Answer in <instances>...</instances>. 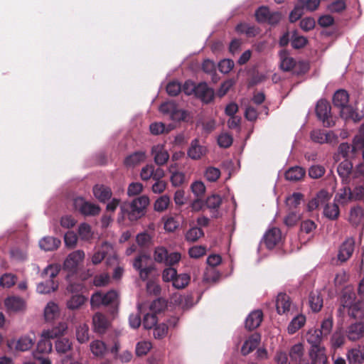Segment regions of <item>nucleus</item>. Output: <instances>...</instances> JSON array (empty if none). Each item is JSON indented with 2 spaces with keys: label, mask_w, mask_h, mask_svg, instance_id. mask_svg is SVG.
I'll return each instance as SVG.
<instances>
[{
  "label": "nucleus",
  "mask_w": 364,
  "mask_h": 364,
  "mask_svg": "<svg viewBox=\"0 0 364 364\" xmlns=\"http://www.w3.org/2000/svg\"><path fill=\"white\" fill-rule=\"evenodd\" d=\"M149 203V198L142 196L134 199L131 203H124L121 205V211L124 217L127 216L130 221H136L144 215Z\"/></svg>",
  "instance_id": "nucleus-1"
},
{
  "label": "nucleus",
  "mask_w": 364,
  "mask_h": 364,
  "mask_svg": "<svg viewBox=\"0 0 364 364\" xmlns=\"http://www.w3.org/2000/svg\"><path fill=\"white\" fill-rule=\"evenodd\" d=\"M58 273L59 269L57 266H48L42 272V276H48L49 279L38 284L37 291L40 294H49L56 291L58 288V284L54 281V278Z\"/></svg>",
  "instance_id": "nucleus-2"
},
{
  "label": "nucleus",
  "mask_w": 364,
  "mask_h": 364,
  "mask_svg": "<svg viewBox=\"0 0 364 364\" xmlns=\"http://www.w3.org/2000/svg\"><path fill=\"white\" fill-rule=\"evenodd\" d=\"M150 257L145 253H141L137 255L133 261V267L139 272L140 279L142 281H146L149 277V275L155 269V266L153 263L149 264Z\"/></svg>",
  "instance_id": "nucleus-3"
},
{
  "label": "nucleus",
  "mask_w": 364,
  "mask_h": 364,
  "mask_svg": "<svg viewBox=\"0 0 364 364\" xmlns=\"http://www.w3.org/2000/svg\"><path fill=\"white\" fill-rule=\"evenodd\" d=\"M181 258L179 252L168 253L164 247H156L154 252V259L157 263L164 264L166 266H173L178 263Z\"/></svg>",
  "instance_id": "nucleus-4"
},
{
  "label": "nucleus",
  "mask_w": 364,
  "mask_h": 364,
  "mask_svg": "<svg viewBox=\"0 0 364 364\" xmlns=\"http://www.w3.org/2000/svg\"><path fill=\"white\" fill-rule=\"evenodd\" d=\"M316 114L318 119L322 121L324 127H331L335 124L331 114V106L327 100L321 99L318 101L316 106Z\"/></svg>",
  "instance_id": "nucleus-5"
},
{
  "label": "nucleus",
  "mask_w": 364,
  "mask_h": 364,
  "mask_svg": "<svg viewBox=\"0 0 364 364\" xmlns=\"http://www.w3.org/2000/svg\"><path fill=\"white\" fill-rule=\"evenodd\" d=\"M73 206L76 210L85 216H96L100 213V207L86 200L82 197H77L73 200Z\"/></svg>",
  "instance_id": "nucleus-6"
},
{
  "label": "nucleus",
  "mask_w": 364,
  "mask_h": 364,
  "mask_svg": "<svg viewBox=\"0 0 364 364\" xmlns=\"http://www.w3.org/2000/svg\"><path fill=\"white\" fill-rule=\"evenodd\" d=\"M85 258V253L82 250H76L68 255L65 259L63 267L70 272L74 273L77 271L78 265Z\"/></svg>",
  "instance_id": "nucleus-7"
},
{
  "label": "nucleus",
  "mask_w": 364,
  "mask_h": 364,
  "mask_svg": "<svg viewBox=\"0 0 364 364\" xmlns=\"http://www.w3.org/2000/svg\"><path fill=\"white\" fill-rule=\"evenodd\" d=\"M282 240V235L280 229L272 228L267 230L264 236V242L266 247L272 250L279 245Z\"/></svg>",
  "instance_id": "nucleus-8"
},
{
  "label": "nucleus",
  "mask_w": 364,
  "mask_h": 364,
  "mask_svg": "<svg viewBox=\"0 0 364 364\" xmlns=\"http://www.w3.org/2000/svg\"><path fill=\"white\" fill-rule=\"evenodd\" d=\"M154 163L161 166L165 165L169 159V154L165 149L164 144H156L152 146L151 151Z\"/></svg>",
  "instance_id": "nucleus-9"
},
{
  "label": "nucleus",
  "mask_w": 364,
  "mask_h": 364,
  "mask_svg": "<svg viewBox=\"0 0 364 364\" xmlns=\"http://www.w3.org/2000/svg\"><path fill=\"white\" fill-rule=\"evenodd\" d=\"M357 300L356 294L352 289H345L340 299L339 315L343 314Z\"/></svg>",
  "instance_id": "nucleus-10"
},
{
  "label": "nucleus",
  "mask_w": 364,
  "mask_h": 364,
  "mask_svg": "<svg viewBox=\"0 0 364 364\" xmlns=\"http://www.w3.org/2000/svg\"><path fill=\"white\" fill-rule=\"evenodd\" d=\"M194 95L205 104L213 101L215 96L213 89L209 87L205 82L199 83L196 86V90Z\"/></svg>",
  "instance_id": "nucleus-11"
},
{
  "label": "nucleus",
  "mask_w": 364,
  "mask_h": 364,
  "mask_svg": "<svg viewBox=\"0 0 364 364\" xmlns=\"http://www.w3.org/2000/svg\"><path fill=\"white\" fill-rule=\"evenodd\" d=\"M207 151L208 150L206 147L200 145L199 140L198 139H195L191 141L187 154L191 159L193 160H198L200 159L203 156L205 155Z\"/></svg>",
  "instance_id": "nucleus-12"
},
{
  "label": "nucleus",
  "mask_w": 364,
  "mask_h": 364,
  "mask_svg": "<svg viewBox=\"0 0 364 364\" xmlns=\"http://www.w3.org/2000/svg\"><path fill=\"white\" fill-rule=\"evenodd\" d=\"M354 251V241L353 239H347L340 247L338 258L341 262L347 261Z\"/></svg>",
  "instance_id": "nucleus-13"
},
{
  "label": "nucleus",
  "mask_w": 364,
  "mask_h": 364,
  "mask_svg": "<svg viewBox=\"0 0 364 364\" xmlns=\"http://www.w3.org/2000/svg\"><path fill=\"white\" fill-rule=\"evenodd\" d=\"M93 193L95 197L101 203H106L112 196V192L109 187L99 184L93 187Z\"/></svg>",
  "instance_id": "nucleus-14"
},
{
  "label": "nucleus",
  "mask_w": 364,
  "mask_h": 364,
  "mask_svg": "<svg viewBox=\"0 0 364 364\" xmlns=\"http://www.w3.org/2000/svg\"><path fill=\"white\" fill-rule=\"evenodd\" d=\"M261 340L260 335L258 333L252 334L247 340L245 341L241 348V353L243 355H247L252 352L258 346Z\"/></svg>",
  "instance_id": "nucleus-15"
},
{
  "label": "nucleus",
  "mask_w": 364,
  "mask_h": 364,
  "mask_svg": "<svg viewBox=\"0 0 364 364\" xmlns=\"http://www.w3.org/2000/svg\"><path fill=\"white\" fill-rule=\"evenodd\" d=\"M68 330V325L65 322H60L51 329L45 330L42 336L51 339L63 336Z\"/></svg>",
  "instance_id": "nucleus-16"
},
{
  "label": "nucleus",
  "mask_w": 364,
  "mask_h": 364,
  "mask_svg": "<svg viewBox=\"0 0 364 364\" xmlns=\"http://www.w3.org/2000/svg\"><path fill=\"white\" fill-rule=\"evenodd\" d=\"M325 337L318 328L311 329L307 333V341L311 345L310 349L324 348L321 345L323 338Z\"/></svg>",
  "instance_id": "nucleus-17"
},
{
  "label": "nucleus",
  "mask_w": 364,
  "mask_h": 364,
  "mask_svg": "<svg viewBox=\"0 0 364 364\" xmlns=\"http://www.w3.org/2000/svg\"><path fill=\"white\" fill-rule=\"evenodd\" d=\"M347 336L350 341H357L364 336V323L356 322L350 325L347 330Z\"/></svg>",
  "instance_id": "nucleus-18"
},
{
  "label": "nucleus",
  "mask_w": 364,
  "mask_h": 364,
  "mask_svg": "<svg viewBox=\"0 0 364 364\" xmlns=\"http://www.w3.org/2000/svg\"><path fill=\"white\" fill-rule=\"evenodd\" d=\"M290 297L286 293H279L276 300L277 311L279 314L288 312L291 306Z\"/></svg>",
  "instance_id": "nucleus-19"
},
{
  "label": "nucleus",
  "mask_w": 364,
  "mask_h": 364,
  "mask_svg": "<svg viewBox=\"0 0 364 364\" xmlns=\"http://www.w3.org/2000/svg\"><path fill=\"white\" fill-rule=\"evenodd\" d=\"M310 364H327L328 358L326 353V348H316L309 350Z\"/></svg>",
  "instance_id": "nucleus-20"
},
{
  "label": "nucleus",
  "mask_w": 364,
  "mask_h": 364,
  "mask_svg": "<svg viewBox=\"0 0 364 364\" xmlns=\"http://www.w3.org/2000/svg\"><path fill=\"white\" fill-rule=\"evenodd\" d=\"M95 331L104 333L109 326V321L106 316L101 313H96L92 317Z\"/></svg>",
  "instance_id": "nucleus-21"
},
{
  "label": "nucleus",
  "mask_w": 364,
  "mask_h": 364,
  "mask_svg": "<svg viewBox=\"0 0 364 364\" xmlns=\"http://www.w3.org/2000/svg\"><path fill=\"white\" fill-rule=\"evenodd\" d=\"M263 314L262 311L257 310L251 312L245 321V327L250 331L257 328L262 321Z\"/></svg>",
  "instance_id": "nucleus-22"
},
{
  "label": "nucleus",
  "mask_w": 364,
  "mask_h": 364,
  "mask_svg": "<svg viewBox=\"0 0 364 364\" xmlns=\"http://www.w3.org/2000/svg\"><path fill=\"white\" fill-rule=\"evenodd\" d=\"M364 300H357L346 312L355 319L362 318L364 316Z\"/></svg>",
  "instance_id": "nucleus-23"
},
{
  "label": "nucleus",
  "mask_w": 364,
  "mask_h": 364,
  "mask_svg": "<svg viewBox=\"0 0 364 364\" xmlns=\"http://www.w3.org/2000/svg\"><path fill=\"white\" fill-rule=\"evenodd\" d=\"M306 174L304 168L300 166H293L289 168L285 172V178L289 181H299L304 178Z\"/></svg>",
  "instance_id": "nucleus-24"
},
{
  "label": "nucleus",
  "mask_w": 364,
  "mask_h": 364,
  "mask_svg": "<svg viewBox=\"0 0 364 364\" xmlns=\"http://www.w3.org/2000/svg\"><path fill=\"white\" fill-rule=\"evenodd\" d=\"M146 159V152L143 151H135L127 156L124 159V164L127 166H135Z\"/></svg>",
  "instance_id": "nucleus-25"
},
{
  "label": "nucleus",
  "mask_w": 364,
  "mask_h": 364,
  "mask_svg": "<svg viewBox=\"0 0 364 364\" xmlns=\"http://www.w3.org/2000/svg\"><path fill=\"white\" fill-rule=\"evenodd\" d=\"M222 203V198L219 195L213 194L208 197L205 204L206 207L211 210L213 212V217H218V210Z\"/></svg>",
  "instance_id": "nucleus-26"
},
{
  "label": "nucleus",
  "mask_w": 364,
  "mask_h": 364,
  "mask_svg": "<svg viewBox=\"0 0 364 364\" xmlns=\"http://www.w3.org/2000/svg\"><path fill=\"white\" fill-rule=\"evenodd\" d=\"M60 315V309L57 304L50 301L44 309V316L46 321H53Z\"/></svg>",
  "instance_id": "nucleus-27"
},
{
  "label": "nucleus",
  "mask_w": 364,
  "mask_h": 364,
  "mask_svg": "<svg viewBox=\"0 0 364 364\" xmlns=\"http://www.w3.org/2000/svg\"><path fill=\"white\" fill-rule=\"evenodd\" d=\"M60 245V240L53 237H45L39 241V246L45 251H53Z\"/></svg>",
  "instance_id": "nucleus-28"
},
{
  "label": "nucleus",
  "mask_w": 364,
  "mask_h": 364,
  "mask_svg": "<svg viewBox=\"0 0 364 364\" xmlns=\"http://www.w3.org/2000/svg\"><path fill=\"white\" fill-rule=\"evenodd\" d=\"M5 305L9 311H18L25 306V301L18 296H10L5 300Z\"/></svg>",
  "instance_id": "nucleus-29"
},
{
  "label": "nucleus",
  "mask_w": 364,
  "mask_h": 364,
  "mask_svg": "<svg viewBox=\"0 0 364 364\" xmlns=\"http://www.w3.org/2000/svg\"><path fill=\"white\" fill-rule=\"evenodd\" d=\"M55 348L59 354L69 353L73 349V343L68 338H60L55 341Z\"/></svg>",
  "instance_id": "nucleus-30"
},
{
  "label": "nucleus",
  "mask_w": 364,
  "mask_h": 364,
  "mask_svg": "<svg viewBox=\"0 0 364 364\" xmlns=\"http://www.w3.org/2000/svg\"><path fill=\"white\" fill-rule=\"evenodd\" d=\"M112 246L107 242H104L98 250H97L92 257V262L94 264H100L107 256Z\"/></svg>",
  "instance_id": "nucleus-31"
},
{
  "label": "nucleus",
  "mask_w": 364,
  "mask_h": 364,
  "mask_svg": "<svg viewBox=\"0 0 364 364\" xmlns=\"http://www.w3.org/2000/svg\"><path fill=\"white\" fill-rule=\"evenodd\" d=\"M349 95L344 90H339L335 92L333 97V103L335 107L341 108L348 105Z\"/></svg>",
  "instance_id": "nucleus-32"
},
{
  "label": "nucleus",
  "mask_w": 364,
  "mask_h": 364,
  "mask_svg": "<svg viewBox=\"0 0 364 364\" xmlns=\"http://www.w3.org/2000/svg\"><path fill=\"white\" fill-rule=\"evenodd\" d=\"M306 323V317L303 314H299L294 317L287 327L288 333L294 334Z\"/></svg>",
  "instance_id": "nucleus-33"
},
{
  "label": "nucleus",
  "mask_w": 364,
  "mask_h": 364,
  "mask_svg": "<svg viewBox=\"0 0 364 364\" xmlns=\"http://www.w3.org/2000/svg\"><path fill=\"white\" fill-rule=\"evenodd\" d=\"M363 215L364 210L361 207H354L350 211L349 220L352 224L358 225L363 222Z\"/></svg>",
  "instance_id": "nucleus-34"
},
{
  "label": "nucleus",
  "mask_w": 364,
  "mask_h": 364,
  "mask_svg": "<svg viewBox=\"0 0 364 364\" xmlns=\"http://www.w3.org/2000/svg\"><path fill=\"white\" fill-rule=\"evenodd\" d=\"M50 339L51 338L43 336L41 335V338L37 343V352L36 354H37V355L38 353L48 354V353H50L52 350V348H53V345L50 341Z\"/></svg>",
  "instance_id": "nucleus-35"
},
{
  "label": "nucleus",
  "mask_w": 364,
  "mask_h": 364,
  "mask_svg": "<svg viewBox=\"0 0 364 364\" xmlns=\"http://www.w3.org/2000/svg\"><path fill=\"white\" fill-rule=\"evenodd\" d=\"M86 298L81 294L73 295L67 301V307L70 310H75L80 309L85 302Z\"/></svg>",
  "instance_id": "nucleus-36"
},
{
  "label": "nucleus",
  "mask_w": 364,
  "mask_h": 364,
  "mask_svg": "<svg viewBox=\"0 0 364 364\" xmlns=\"http://www.w3.org/2000/svg\"><path fill=\"white\" fill-rule=\"evenodd\" d=\"M137 245L141 248H149L153 245L152 237L146 232L139 233L136 237Z\"/></svg>",
  "instance_id": "nucleus-37"
},
{
  "label": "nucleus",
  "mask_w": 364,
  "mask_h": 364,
  "mask_svg": "<svg viewBox=\"0 0 364 364\" xmlns=\"http://www.w3.org/2000/svg\"><path fill=\"white\" fill-rule=\"evenodd\" d=\"M309 305L311 310L318 312L323 306V299L317 292H311L309 294Z\"/></svg>",
  "instance_id": "nucleus-38"
},
{
  "label": "nucleus",
  "mask_w": 364,
  "mask_h": 364,
  "mask_svg": "<svg viewBox=\"0 0 364 364\" xmlns=\"http://www.w3.org/2000/svg\"><path fill=\"white\" fill-rule=\"evenodd\" d=\"M76 338L80 343H85L88 341L89 327L86 323L80 324L76 328Z\"/></svg>",
  "instance_id": "nucleus-39"
},
{
  "label": "nucleus",
  "mask_w": 364,
  "mask_h": 364,
  "mask_svg": "<svg viewBox=\"0 0 364 364\" xmlns=\"http://www.w3.org/2000/svg\"><path fill=\"white\" fill-rule=\"evenodd\" d=\"M340 213L338 205L335 203H327L323 209L324 215L330 220H336Z\"/></svg>",
  "instance_id": "nucleus-40"
},
{
  "label": "nucleus",
  "mask_w": 364,
  "mask_h": 364,
  "mask_svg": "<svg viewBox=\"0 0 364 364\" xmlns=\"http://www.w3.org/2000/svg\"><path fill=\"white\" fill-rule=\"evenodd\" d=\"M353 164L348 159H345L339 164L337 168L338 175L343 178L346 179L351 173Z\"/></svg>",
  "instance_id": "nucleus-41"
},
{
  "label": "nucleus",
  "mask_w": 364,
  "mask_h": 364,
  "mask_svg": "<svg viewBox=\"0 0 364 364\" xmlns=\"http://www.w3.org/2000/svg\"><path fill=\"white\" fill-rule=\"evenodd\" d=\"M203 235L204 232L200 228L193 227L186 232L185 238L189 242H195Z\"/></svg>",
  "instance_id": "nucleus-42"
},
{
  "label": "nucleus",
  "mask_w": 364,
  "mask_h": 364,
  "mask_svg": "<svg viewBox=\"0 0 364 364\" xmlns=\"http://www.w3.org/2000/svg\"><path fill=\"white\" fill-rule=\"evenodd\" d=\"M175 166L171 165L169 168V171L171 173V184L175 186H180L185 182V174L183 172L173 171Z\"/></svg>",
  "instance_id": "nucleus-43"
},
{
  "label": "nucleus",
  "mask_w": 364,
  "mask_h": 364,
  "mask_svg": "<svg viewBox=\"0 0 364 364\" xmlns=\"http://www.w3.org/2000/svg\"><path fill=\"white\" fill-rule=\"evenodd\" d=\"M304 355V346L301 343L294 345L289 350V357L291 361L300 362Z\"/></svg>",
  "instance_id": "nucleus-44"
},
{
  "label": "nucleus",
  "mask_w": 364,
  "mask_h": 364,
  "mask_svg": "<svg viewBox=\"0 0 364 364\" xmlns=\"http://www.w3.org/2000/svg\"><path fill=\"white\" fill-rule=\"evenodd\" d=\"M304 196L301 193H294L292 195L289 196L287 200V205L289 208L290 210H294L298 205L301 204L303 200Z\"/></svg>",
  "instance_id": "nucleus-45"
},
{
  "label": "nucleus",
  "mask_w": 364,
  "mask_h": 364,
  "mask_svg": "<svg viewBox=\"0 0 364 364\" xmlns=\"http://www.w3.org/2000/svg\"><path fill=\"white\" fill-rule=\"evenodd\" d=\"M335 200L340 203H346L348 201L353 200L351 189L349 187H344L341 189L340 191L336 193Z\"/></svg>",
  "instance_id": "nucleus-46"
},
{
  "label": "nucleus",
  "mask_w": 364,
  "mask_h": 364,
  "mask_svg": "<svg viewBox=\"0 0 364 364\" xmlns=\"http://www.w3.org/2000/svg\"><path fill=\"white\" fill-rule=\"evenodd\" d=\"M34 344L33 340L29 336L21 337L16 346V348L21 351H26L29 350Z\"/></svg>",
  "instance_id": "nucleus-47"
},
{
  "label": "nucleus",
  "mask_w": 364,
  "mask_h": 364,
  "mask_svg": "<svg viewBox=\"0 0 364 364\" xmlns=\"http://www.w3.org/2000/svg\"><path fill=\"white\" fill-rule=\"evenodd\" d=\"M90 350L95 356H102L105 354L106 351V346L105 344L99 340H96L92 341L90 343Z\"/></svg>",
  "instance_id": "nucleus-48"
},
{
  "label": "nucleus",
  "mask_w": 364,
  "mask_h": 364,
  "mask_svg": "<svg viewBox=\"0 0 364 364\" xmlns=\"http://www.w3.org/2000/svg\"><path fill=\"white\" fill-rule=\"evenodd\" d=\"M308 42L306 38L302 36H299L296 31H294L291 38V46L295 49L304 48Z\"/></svg>",
  "instance_id": "nucleus-49"
},
{
  "label": "nucleus",
  "mask_w": 364,
  "mask_h": 364,
  "mask_svg": "<svg viewBox=\"0 0 364 364\" xmlns=\"http://www.w3.org/2000/svg\"><path fill=\"white\" fill-rule=\"evenodd\" d=\"M190 276L187 274H177L173 282V286L176 289L185 288L190 281Z\"/></svg>",
  "instance_id": "nucleus-50"
},
{
  "label": "nucleus",
  "mask_w": 364,
  "mask_h": 364,
  "mask_svg": "<svg viewBox=\"0 0 364 364\" xmlns=\"http://www.w3.org/2000/svg\"><path fill=\"white\" fill-rule=\"evenodd\" d=\"M348 360L350 363L360 364L364 360V356L362 352L358 349H351L347 354Z\"/></svg>",
  "instance_id": "nucleus-51"
},
{
  "label": "nucleus",
  "mask_w": 364,
  "mask_h": 364,
  "mask_svg": "<svg viewBox=\"0 0 364 364\" xmlns=\"http://www.w3.org/2000/svg\"><path fill=\"white\" fill-rule=\"evenodd\" d=\"M170 203V198L168 196L164 195L159 198L154 203V210L158 212H162L167 209Z\"/></svg>",
  "instance_id": "nucleus-52"
},
{
  "label": "nucleus",
  "mask_w": 364,
  "mask_h": 364,
  "mask_svg": "<svg viewBox=\"0 0 364 364\" xmlns=\"http://www.w3.org/2000/svg\"><path fill=\"white\" fill-rule=\"evenodd\" d=\"M270 11L267 6H260L255 11V18L257 22L260 23H266L268 18Z\"/></svg>",
  "instance_id": "nucleus-53"
},
{
  "label": "nucleus",
  "mask_w": 364,
  "mask_h": 364,
  "mask_svg": "<svg viewBox=\"0 0 364 364\" xmlns=\"http://www.w3.org/2000/svg\"><path fill=\"white\" fill-rule=\"evenodd\" d=\"M333 317L331 316H329L328 317L324 318L321 323V328H318V331H320L322 334L326 337L328 335L330 334L331 332L332 328H333Z\"/></svg>",
  "instance_id": "nucleus-54"
},
{
  "label": "nucleus",
  "mask_w": 364,
  "mask_h": 364,
  "mask_svg": "<svg viewBox=\"0 0 364 364\" xmlns=\"http://www.w3.org/2000/svg\"><path fill=\"white\" fill-rule=\"evenodd\" d=\"M296 62L291 57L282 56V61L280 68L284 71L294 70L296 66Z\"/></svg>",
  "instance_id": "nucleus-55"
},
{
  "label": "nucleus",
  "mask_w": 364,
  "mask_h": 364,
  "mask_svg": "<svg viewBox=\"0 0 364 364\" xmlns=\"http://www.w3.org/2000/svg\"><path fill=\"white\" fill-rule=\"evenodd\" d=\"M205 178L210 182H215L220 176V171L215 167L210 166L206 168Z\"/></svg>",
  "instance_id": "nucleus-56"
},
{
  "label": "nucleus",
  "mask_w": 364,
  "mask_h": 364,
  "mask_svg": "<svg viewBox=\"0 0 364 364\" xmlns=\"http://www.w3.org/2000/svg\"><path fill=\"white\" fill-rule=\"evenodd\" d=\"M326 172V169L323 166L314 165L309 169V176L312 178H320Z\"/></svg>",
  "instance_id": "nucleus-57"
},
{
  "label": "nucleus",
  "mask_w": 364,
  "mask_h": 364,
  "mask_svg": "<svg viewBox=\"0 0 364 364\" xmlns=\"http://www.w3.org/2000/svg\"><path fill=\"white\" fill-rule=\"evenodd\" d=\"M346 9L344 0H336L328 6V10L331 13H341Z\"/></svg>",
  "instance_id": "nucleus-58"
},
{
  "label": "nucleus",
  "mask_w": 364,
  "mask_h": 364,
  "mask_svg": "<svg viewBox=\"0 0 364 364\" xmlns=\"http://www.w3.org/2000/svg\"><path fill=\"white\" fill-rule=\"evenodd\" d=\"M157 323V317L156 314L151 312V314H146L144 316L143 326L146 329H151L155 326Z\"/></svg>",
  "instance_id": "nucleus-59"
},
{
  "label": "nucleus",
  "mask_w": 364,
  "mask_h": 364,
  "mask_svg": "<svg viewBox=\"0 0 364 364\" xmlns=\"http://www.w3.org/2000/svg\"><path fill=\"white\" fill-rule=\"evenodd\" d=\"M151 348V344L148 341L138 342L136 346V354L137 356H143L147 354Z\"/></svg>",
  "instance_id": "nucleus-60"
},
{
  "label": "nucleus",
  "mask_w": 364,
  "mask_h": 364,
  "mask_svg": "<svg viewBox=\"0 0 364 364\" xmlns=\"http://www.w3.org/2000/svg\"><path fill=\"white\" fill-rule=\"evenodd\" d=\"M166 307V301L161 298L155 299L150 305V310L152 313L156 314L160 313Z\"/></svg>",
  "instance_id": "nucleus-61"
},
{
  "label": "nucleus",
  "mask_w": 364,
  "mask_h": 364,
  "mask_svg": "<svg viewBox=\"0 0 364 364\" xmlns=\"http://www.w3.org/2000/svg\"><path fill=\"white\" fill-rule=\"evenodd\" d=\"M303 11V6L301 5V4L297 2L294 9L291 11L289 14V21L291 23H294L297 20H299L304 14Z\"/></svg>",
  "instance_id": "nucleus-62"
},
{
  "label": "nucleus",
  "mask_w": 364,
  "mask_h": 364,
  "mask_svg": "<svg viewBox=\"0 0 364 364\" xmlns=\"http://www.w3.org/2000/svg\"><path fill=\"white\" fill-rule=\"evenodd\" d=\"M300 219L299 213L295 210H290L289 214L284 218V223L288 227L294 226Z\"/></svg>",
  "instance_id": "nucleus-63"
},
{
  "label": "nucleus",
  "mask_w": 364,
  "mask_h": 364,
  "mask_svg": "<svg viewBox=\"0 0 364 364\" xmlns=\"http://www.w3.org/2000/svg\"><path fill=\"white\" fill-rule=\"evenodd\" d=\"M191 188L197 198L203 197L205 192V186L200 181H197L193 183L191 186Z\"/></svg>",
  "instance_id": "nucleus-64"
}]
</instances>
